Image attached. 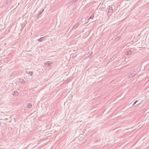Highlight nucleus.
<instances>
[{
    "label": "nucleus",
    "instance_id": "obj_1",
    "mask_svg": "<svg viewBox=\"0 0 149 149\" xmlns=\"http://www.w3.org/2000/svg\"><path fill=\"white\" fill-rule=\"evenodd\" d=\"M113 11V8L112 6H109V10L107 14L109 16H110Z\"/></svg>",
    "mask_w": 149,
    "mask_h": 149
},
{
    "label": "nucleus",
    "instance_id": "obj_2",
    "mask_svg": "<svg viewBox=\"0 0 149 149\" xmlns=\"http://www.w3.org/2000/svg\"><path fill=\"white\" fill-rule=\"evenodd\" d=\"M53 64V63L52 62L47 61L45 63V65L46 67H51Z\"/></svg>",
    "mask_w": 149,
    "mask_h": 149
},
{
    "label": "nucleus",
    "instance_id": "obj_3",
    "mask_svg": "<svg viewBox=\"0 0 149 149\" xmlns=\"http://www.w3.org/2000/svg\"><path fill=\"white\" fill-rule=\"evenodd\" d=\"M46 39V36H44L41 38H40L38 39V40L39 42H41L42 41Z\"/></svg>",
    "mask_w": 149,
    "mask_h": 149
},
{
    "label": "nucleus",
    "instance_id": "obj_4",
    "mask_svg": "<svg viewBox=\"0 0 149 149\" xmlns=\"http://www.w3.org/2000/svg\"><path fill=\"white\" fill-rule=\"evenodd\" d=\"M19 83L21 84H25L26 83V81L24 79L20 78L19 79Z\"/></svg>",
    "mask_w": 149,
    "mask_h": 149
},
{
    "label": "nucleus",
    "instance_id": "obj_5",
    "mask_svg": "<svg viewBox=\"0 0 149 149\" xmlns=\"http://www.w3.org/2000/svg\"><path fill=\"white\" fill-rule=\"evenodd\" d=\"M78 0H72L68 4L69 5H72V4H74L76 2L78 1Z\"/></svg>",
    "mask_w": 149,
    "mask_h": 149
},
{
    "label": "nucleus",
    "instance_id": "obj_6",
    "mask_svg": "<svg viewBox=\"0 0 149 149\" xmlns=\"http://www.w3.org/2000/svg\"><path fill=\"white\" fill-rule=\"evenodd\" d=\"M44 11V9H43L41 11L40 13L38 14V16H37V18H39L40 17V15L42 13L43 11Z\"/></svg>",
    "mask_w": 149,
    "mask_h": 149
},
{
    "label": "nucleus",
    "instance_id": "obj_7",
    "mask_svg": "<svg viewBox=\"0 0 149 149\" xmlns=\"http://www.w3.org/2000/svg\"><path fill=\"white\" fill-rule=\"evenodd\" d=\"M132 53V51L130 50H129L125 53L127 55H130Z\"/></svg>",
    "mask_w": 149,
    "mask_h": 149
},
{
    "label": "nucleus",
    "instance_id": "obj_8",
    "mask_svg": "<svg viewBox=\"0 0 149 149\" xmlns=\"http://www.w3.org/2000/svg\"><path fill=\"white\" fill-rule=\"evenodd\" d=\"M137 72L134 71L132 73L130 74V75H131L132 77H133L135 75H136L137 74Z\"/></svg>",
    "mask_w": 149,
    "mask_h": 149
},
{
    "label": "nucleus",
    "instance_id": "obj_9",
    "mask_svg": "<svg viewBox=\"0 0 149 149\" xmlns=\"http://www.w3.org/2000/svg\"><path fill=\"white\" fill-rule=\"evenodd\" d=\"M18 94V92L17 91H15L13 93V95L15 96H16Z\"/></svg>",
    "mask_w": 149,
    "mask_h": 149
},
{
    "label": "nucleus",
    "instance_id": "obj_10",
    "mask_svg": "<svg viewBox=\"0 0 149 149\" xmlns=\"http://www.w3.org/2000/svg\"><path fill=\"white\" fill-rule=\"evenodd\" d=\"M79 26V24L77 23L73 27V29H76Z\"/></svg>",
    "mask_w": 149,
    "mask_h": 149
},
{
    "label": "nucleus",
    "instance_id": "obj_11",
    "mask_svg": "<svg viewBox=\"0 0 149 149\" xmlns=\"http://www.w3.org/2000/svg\"><path fill=\"white\" fill-rule=\"evenodd\" d=\"M28 74H29L31 76H32L33 75V71H30L28 72Z\"/></svg>",
    "mask_w": 149,
    "mask_h": 149
},
{
    "label": "nucleus",
    "instance_id": "obj_12",
    "mask_svg": "<svg viewBox=\"0 0 149 149\" xmlns=\"http://www.w3.org/2000/svg\"><path fill=\"white\" fill-rule=\"evenodd\" d=\"M32 105V104L31 103H29L28 104V105H27V107L28 108H31Z\"/></svg>",
    "mask_w": 149,
    "mask_h": 149
},
{
    "label": "nucleus",
    "instance_id": "obj_13",
    "mask_svg": "<svg viewBox=\"0 0 149 149\" xmlns=\"http://www.w3.org/2000/svg\"><path fill=\"white\" fill-rule=\"evenodd\" d=\"M94 17V15H92L88 19H93Z\"/></svg>",
    "mask_w": 149,
    "mask_h": 149
},
{
    "label": "nucleus",
    "instance_id": "obj_14",
    "mask_svg": "<svg viewBox=\"0 0 149 149\" xmlns=\"http://www.w3.org/2000/svg\"><path fill=\"white\" fill-rule=\"evenodd\" d=\"M138 101V100H136V101H135L134 102V103L132 105V106H133Z\"/></svg>",
    "mask_w": 149,
    "mask_h": 149
},
{
    "label": "nucleus",
    "instance_id": "obj_15",
    "mask_svg": "<svg viewBox=\"0 0 149 149\" xmlns=\"http://www.w3.org/2000/svg\"><path fill=\"white\" fill-rule=\"evenodd\" d=\"M132 77L131 76V75H130H130H129V77L130 78H131V77Z\"/></svg>",
    "mask_w": 149,
    "mask_h": 149
},
{
    "label": "nucleus",
    "instance_id": "obj_16",
    "mask_svg": "<svg viewBox=\"0 0 149 149\" xmlns=\"http://www.w3.org/2000/svg\"><path fill=\"white\" fill-rule=\"evenodd\" d=\"M132 102H131V103H130V104H129V105H130L132 104Z\"/></svg>",
    "mask_w": 149,
    "mask_h": 149
}]
</instances>
